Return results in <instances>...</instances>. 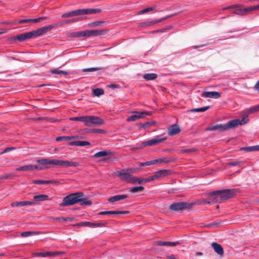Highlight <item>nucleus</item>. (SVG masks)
I'll return each instance as SVG.
<instances>
[{"label":"nucleus","mask_w":259,"mask_h":259,"mask_svg":"<svg viewBox=\"0 0 259 259\" xmlns=\"http://www.w3.org/2000/svg\"><path fill=\"white\" fill-rule=\"evenodd\" d=\"M38 233L35 232H32V231H27V232H24L21 233V236L22 237H28L32 235H35L37 234Z\"/></svg>","instance_id":"79ce46f5"},{"label":"nucleus","mask_w":259,"mask_h":259,"mask_svg":"<svg viewBox=\"0 0 259 259\" xmlns=\"http://www.w3.org/2000/svg\"><path fill=\"white\" fill-rule=\"evenodd\" d=\"M181 131L180 127L177 124H173L168 128V134L169 136L175 135Z\"/></svg>","instance_id":"f3484780"},{"label":"nucleus","mask_w":259,"mask_h":259,"mask_svg":"<svg viewBox=\"0 0 259 259\" xmlns=\"http://www.w3.org/2000/svg\"><path fill=\"white\" fill-rule=\"evenodd\" d=\"M238 121V125H243L246 123L248 121V118L247 116L243 117L241 120L240 121L239 119H236Z\"/></svg>","instance_id":"3c124183"},{"label":"nucleus","mask_w":259,"mask_h":259,"mask_svg":"<svg viewBox=\"0 0 259 259\" xmlns=\"http://www.w3.org/2000/svg\"><path fill=\"white\" fill-rule=\"evenodd\" d=\"M201 96L205 98L218 99L221 97V94L216 91L213 92H203Z\"/></svg>","instance_id":"dca6fc26"},{"label":"nucleus","mask_w":259,"mask_h":259,"mask_svg":"<svg viewBox=\"0 0 259 259\" xmlns=\"http://www.w3.org/2000/svg\"><path fill=\"white\" fill-rule=\"evenodd\" d=\"M259 111V105L252 107L246 110L247 114H250Z\"/></svg>","instance_id":"4c0bfd02"},{"label":"nucleus","mask_w":259,"mask_h":259,"mask_svg":"<svg viewBox=\"0 0 259 259\" xmlns=\"http://www.w3.org/2000/svg\"><path fill=\"white\" fill-rule=\"evenodd\" d=\"M16 148L15 147H7L3 151H2L1 153V154H3L4 153L9 152V151L15 149Z\"/></svg>","instance_id":"bf43d9fd"},{"label":"nucleus","mask_w":259,"mask_h":259,"mask_svg":"<svg viewBox=\"0 0 259 259\" xmlns=\"http://www.w3.org/2000/svg\"><path fill=\"white\" fill-rule=\"evenodd\" d=\"M35 169L41 170L43 167H38L37 165H27L22 166L16 169V171H32Z\"/></svg>","instance_id":"2eb2a0df"},{"label":"nucleus","mask_w":259,"mask_h":259,"mask_svg":"<svg viewBox=\"0 0 259 259\" xmlns=\"http://www.w3.org/2000/svg\"><path fill=\"white\" fill-rule=\"evenodd\" d=\"M33 200L38 201H42L49 199V196L46 194L37 195L33 196Z\"/></svg>","instance_id":"bb28decb"},{"label":"nucleus","mask_w":259,"mask_h":259,"mask_svg":"<svg viewBox=\"0 0 259 259\" xmlns=\"http://www.w3.org/2000/svg\"><path fill=\"white\" fill-rule=\"evenodd\" d=\"M210 197L212 198L211 199V202H221L222 199L220 198V195L219 194H214L212 195L211 192L209 193L208 194Z\"/></svg>","instance_id":"c756f323"},{"label":"nucleus","mask_w":259,"mask_h":259,"mask_svg":"<svg viewBox=\"0 0 259 259\" xmlns=\"http://www.w3.org/2000/svg\"><path fill=\"white\" fill-rule=\"evenodd\" d=\"M112 154V152L110 150H106L104 151H100V152L96 153V154H94V155L93 156V157H94V158L102 157H104L106 156L111 155Z\"/></svg>","instance_id":"5701e85b"},{"label":"nucleus","mask_w":259,"mask_h":259,"mask_svg":"<svg viewBox=\"0 0 259 259\" xmlns=\"http://www.w3.org/2000/svg\"><path fill=\"white\" fill-rule=\"evenodd\" d=\"M128 197L127 195L126 194H122V195H117L112 196L108 198V201L109 202H114L118 201H120L121 200H123Z\"/></svg>","instance_id":"6ab92c4d"},{"label":"nucleus","mask_w":259,"mask_h":259,"mask_svg":"<svg viewBox=\"0 0 259 259\" xmlns=\"http://www.w3.org/2000/svg\"><path fill=\"white\" fill-rule=\"evenodd\" d=\"M36 37L34 31L25 32L17 35L14 38V40H18L20 41H23L28 39Z\"/></svg>","instance_id":"9d476101"},{"label":"nucleus","mask_w":259,"mask_h":259,"mask_svg":"<svg viewBox=\"0 0 259 259\" xmlns=\"http://www.w3.org/2000/svg\"><path fill=\"white\" fill-rule=\"evenodd\" d=\"M155 7H148V8H147L146 9H144L142 10H141L140 11H139L137 13L138 15H141L142 14H144V13H147L148 12H150L151 11H152L154 9H155Z\"/></svg>","instance_id":"a19ab883"},{"label":"nucleus","mask_w":259,"mask_h":259,"mask_svg":"<svg viewBox=\"0 0 259 259\" xmlns=\"http://www.w3.org/2000/svg\"><path fill=\"white\" fill-rule=\"evenodd\" d=\"M81 37H90V30H85L84 31H80Z\"/></svg>","instance_id":"c03bdc74"},{"label":"nucleus","mask_w":259,"mask_h":259,"mask_svg":"<svg viewBox=\"0 0 259 259\" xmlns=\"http://www.w3.org/2000/svg\"><path fill=\"white\" fill-rule=\"evenodd\" d=\"M156 123L155 121H151V122H146L144 123H140V128H146L147 127L151 126L153 125H154Z\"/></svg>","instance_id":"2f4dec72"},{"label":"nucleus","mask_w":259,"mask_h":259,"mask_svg":"<svg viewBox=\"0 0 259 259\" xmlns=\"http://www.w3.org/2000/svg\"><path fill=\"white\" fill-rule=\"evenodd\" d=\"M34 184H49L50 182L49 181L45 180H35L33 182Z\"/></svg>","instance_id":"864d4df0"},{"label":"nucleus","mask_w":259,"mask_h":259,"mask_svg":"<svg viewBox=\"0 0 259 259\" xmlns=\"http://www.w3.org/2000/svg\"><path fill=\"white\" fill-rule=\"evenodd\" d=\"M50 72L53 74H63L65 75H67L68 74V72L66 71L63 70H59L57 69H54L50 71Z\"/></svg>","instance_id":"c9c22d12"},{"label":"nucleus","mask_w":259,"mask_h":259,"mask_svg":"<svg viewBox=\"0 0 259 259\" xmlns=\"http://www.w3.org/2000/svg\"><path fill=\"white\" fill-rule=\"evenodd\" d=\"M154 161H157L156 164L158 163H161V162L169 163L170 162L173 161L172 160H168L166 158H159L158 159L154 160Z\"/></svg>","instance_id":"8fccbe9b"},{"label":"nucleus","mask_w":259,"mask_h":259,"mask_svg":"<svg viewBox=\"0 0 259 259\" xmlns=\"http://www.w3.org/2000/svg\"><path fill=\"white\" fill-rule=\"evenodd\" d=\"M83 117L84 116L71 117L70 118V120L74 121H80L83 122Z\"/></svg>","instance_id":"13d9d810"},{"label":"nucleus","mask_w":259,"mask_h":259,"mask_svg":"<svg viewBox=\"0 0 259 259\" xmlns=\"http://www.w3.org/2000/svg\"><path fill=\"white\" fill-rule=\"evenodd\" d=\"M93 92L94 95L97 97H99L100 96L103 95L104 93V90L100 88L95 89L93 90Z\"/></svg>","instance_id":"e433bc0d"},{"label":"nucleus","mask_w":259,"mask_h":259,"mask_svg":"<svg viewBox=\"0 0 259 259\" xmlns=\"http://www.w3.org/2000/svg\"><path fill=\"white\" fill-rule=\"evenodd\" d=\"M101 69L100 67H92V68H84L82 69L83 72H91V71H96L99 70Z\"/></svg>","instance_id":"37998d69"},{"label":"nucleus","mask_w":259,"mask_h":259,"mask_svg":"<svg viewBox=\"0 0 259 259\" xmlns=\"http://www.w3.org/2000/svg\"><path fill=\"white\" fill-rule=\"evenodd\" d=\"M58 26V24H51L48 26H46L45 27H41L37 30H34L35 35L36 37L42 35L43 34L46 33L47 32L50 31L53 28L55 27Z\"/></svg>","instance_id":"f8f14e48"},{"label":"nucleus","mask_w":259,"mask_h":259,"mask_svg":"<svg viewBox=\"0 0 259 259\" xmlns=\"http://www.w3.org/2000/svg\"><path fill=\"white\" fill-rule=\"evenodd\" d=\"M107 30L105 29L103 30H90V36H97L99 35H105L107 33Z\"/></svg>","instance_id":"412c9836"},{"label":"nucleus","mask_w":259,"mask_h":259,"mask_svg":"<svg viewBox=\"0 0 259 259\" xmlns=\"http://www.w3.org/2000/svg\"><path fill=\"white\" fill-rule=\"evenodd\" d=\"M99 215L116 214V211H104L99 213Z\"/></svg>","instance_id":"09e8293b"},{"label":"nucleus","mask_w":259,"mask_h":259,"mask_svg":"<svg viewBox=\"0 0 259 259\" xmlns=\"http://www.w3.org/2000/svg\"><path fill=\"white\" fill-rule=\"evenodd\" d=\"M78 20H79V18H74V19H72L65 20L61 22H59V23H56V24H58V26H61V25L65 24L77 22Z\"/></svg>","instance_id":"7c9ffc66"},{"label":"nucleus","mask_w":259,"mask_h":259,"mask_svg":"<svg viewBox=\"0 0 259 259\" xmlns=\"http://www.w3.org/2000/svg\"><path fill=\"white\" fill-rule=\"evenodd\" d=\"M160 177V174L159 173L158 170L156 171L153 175L151 176L152 181L154 180L155 179H157Z\"/></svg>","instance_id":"5fc2aeb1"},{"label":"nucleus","mask_w":259,"mask_h":259,"mask_svg":"<svg viewBox=\"0 0 259 259\" xmlns=\"http://www.w3.org/2000/svg\"><path fill=\"white\" fill-rule=\"evenodd\" d=\"M180 242H170V241H157L155 242V244L159 246H175L178 244H179Z\"/></svg>","instance_id":"aec40b11"},{"label":"nucleus","mask_w":259,"mask_h":259,"mask_svg":"<svg viewBox=\"0 0 259 259\" xmlns=\"http://www.w3.org/2000/svg\"><path fill=\"white\" fill-rule=\"evenodd\" d=\"M102 12V10L99 8L97 9H78L72 11L70 12L71 17L75 16H78L84 14H90L98 13Z\"/></svg>","instance_id":"6e6552de"},{"label":"nucleus","mask_w":259,"mask_h":259,"mask_svg":"<svg viewBox=\"0 0 259 259\" xmlns=\"http://www.w3.org/2000/svg\"><path fill=\"white\" fill-rule=\"evenodd\" d=\"M156 162H157V161H154V160H151V161H147L145 162H139L138 165L141 166H148V165H150L156 164Z\"/></svg>","instance_id":"58836bf2"},{"label":"nucleus","mask_w":259,"mask_h":259,"mask_svg":"<svg viewBox=\"0 0 259 259\" xmlns=\"http://www.w3.org/2000/svg\"><path fill=\"white\" fill-rule=\"evenodd\" d=\"M238 121L236 120H232L229 121L225 124H218L214 125L208 127L207 131L218 130L220 132H223L230 129L235 128L238 125Z\"/></svg>","instance_id":"7ed1b4c3"},{"label":"nucleus","mask_w":259,"mask_h":259,"mask_svg":"<svg viewBox=\"0 0 259 259\" xmlns=\"http://www.w3.org/2000/svg\"><path fill=\"white\" fill-rule=\"evenodd\" d=\"M107 222L104 223H92L89 222H83L74 225V226H87L90 228L103 227L106 226Z\"/></svg>","instance_id":"9b49d317"},{"label":"nucleus","mask_w":259,"mask_h":259,"mask_svg":"<svg viewBox=\"0 0 259 259\" xmlns=\"http://www.w3.org/2000/svg\"><path fill=\"white\" fill-rule=\"evenodd\" d=\"M212 195H220V198L222 200H226L233 197L235 195V190L234 189H224L217 190L211 192Z\"/></svg>","instance_id":"0eeeda50"},{"label":"nucleus","mask_w":259,"mask_h":259,"mask_svg":"<svg viewBox=\"0 0 259 259\" xmlns=\"http://www.w3.org/2000/svg\"><path fill=\"white\" fill-rule=\"evenodd\" d=\"M65 254V252L61 251H46V252H35L34 253L35 256H41V257H47V256H51L52 257H59Z\"/></svg>","instance_id":"1a4fd4ad"},{"label":"nucleus","mask_w":259,"mask_h":259,"mask_svg":"<svg viewBox=\"0 0 259 259\" xmlns=\"http://www.w3.org/2000/svg\"><path fill=\"white\" fill-rule=\"evenodd\" d=\"M20 202V206H26V205H30L34 204V202L32 201H19Z\"/></svg>","instance_id":"de8ad7c7"},{"label":"nucleus","mask_w":259,"mask_h":259,"mask_svg":"<svg viewBox=\"0 0 259 259\" xmlns=\"http://www.w3.org/2000/svg\"><path fill=\"white\" fill-rule=\"evenodd\" d=\"M107 87L110 88L114 89L118 88L119 85L116 84H110L108 85Z\"/></svg>","instance_id":"774afa93"},{"label":"nucleus","mask_w":259,"mask_h":259,"mask_svg":"<svg viewBox=\"0 0 259 259\" xmlns=\"http://www.w3.org/2000/svg\"><path fill=\"white\" fill-rule=\"evenodd\" d=\"M90 132L94 133H104V131L100 129H92L91 130Z\"/></svg>","instance_id":"680f3d73"},{"label":"nucleus","mask_w":259,"mask_h":259,"mask_svg":"<svg viewBox=\"0 0 259 259\" xmlns=\"http://www.w3.org/2000/svg\"><path fill=\"white\" fill-rule=\"evenodd\" d=\"M36 162L43 165L44 166H41L43 167V169L50 168L51 166H50L49 164L64 167H77L80 165L79 163L77 162H70L68 161L46 158L38 159L36 160Z\"/></svg>","instance_id":"f03ea898"},{"label":"nucleus","mask_w":259,"mask_h":259,"mask_svg":"<svg viewBox=\"0 0 259 259\" xmlns=\"http://www.w3.org/2000/svg\"><path fill=\"white\" fill-rule=\"evenodd\" d=\"M80 203L81 205H91L92 202L88 200L87 197H85L82 192H76L71 193L65 197L62 203L59 205L60 206H67L73 205L74 204Z\"/></svg>","instance_id":"f257e3e1"},{"label":"nucleus","mask_w":259,"mask_h":259,"mask_svg":"<svg viewBox=\"0 0 259 259\" xmlns=\"http://www.w3.org/2000/svg\"><path fill=\"white\" fill-rule=\"evenodd\" d=\"M136 180L135 181L136 184L138 183L139 184H142L143 182L146 183V182H149L152 181L151 176L148 178H145V179H140L136 177Z\"/></svg>","instance_id":"473e14b6"},{"label":"nucleus","mask_w":259,"mask_h":259,"mask_svg":"<svg viewBox=\"0 0 259 259\" xmlns=\"http://www.w3.org/2000/svg\"><path fill=\"white\" fill-rule=\"evenodd\" d=\"M46 19H47L46 17H39L38 18H35V19H29V20H30V22H34V23H37V22H39L40 20H44Z\"/></svg>","instance_id":"6e6d98bb"},{"label":"nucleus","mask_w":259,"mask_h":259,"mask_svg":"<svg viewBox=\"0 0 259 259\" xmlns=\"http://www.w3.org/2000/svg\"><path fill=\"white\" fill-rule=\"evenodd\" d=\"M157 75L155 73H146L143 75V78L146 80H153L156 79Z\"/></svg>","instance_id":"c85d7f7f"},{"label":"nucleus","mask_w":259,"mask_h":259,"mask_svg":"<svg viewBox=\"0 0 259 259\" xmlns=\"http://www.w3.org/2000/svg\"><path fill=\"white\" fill-rule=\"evenodd\" d=\"M83 122L86 126H93L97 125H102L104 124V121L99 117L89 115L84 116Z\"/></svg>","instance_id":"423d86ee"},{"label":"nucleus","mask_w":259,"mask_h":259,"mask_svg":"<svg viewBox=\"0 0 259 259\" xmlns=\"http://www.w3.org/2000/svg\"><path fill=\"white\" fill-rule=\"evenodd\" d=\"M164 19H165V18H164L162 19H159V20H157L142 22V23H140V26H141L142 27L146 28V27H148L152 25L155 24L157 23L160 22L162 20H163Z\"/></svg>","instance_id":"393cba45"},{"label":"nucleus","mask_w":259,"mask_h":259,"mask_svg":"<svg viewBox=\"0 0 259 259\" xmlns=\"http://www.w3.org/2000/svg\"><path fill=\"white\" fill-rule=\"evenodd\" d=\"M240 162L239 161H231L228 163V165L236 166L239 165Z\"/></svg>","instance_id":"0e129e2a"},{"label":"nucleus","mask_w":259,"mask_h":259,"mask_svg":"<svg viewBox=\"0 0 259 259\" xmlns=\"http://www.w3.org/2000/svg\"><path fill=\"white\" fill-rule=\"evenodd\" d=\"M129 171L131 172V174L133 173H137L140 171L142 169L141 168H128Z\"/></svg>","instance_id":"4d7b16f0"},{"label":"nucleus","mask_w":259,"mask_h":259,"mask_svg":"<svg viewBox=\"0 0 259 259\" xmlns=\"http://www.w3.org/2000/svg\"><path fill=\"white\" fill-rule=\"evenodd\" d=\"M116 176L119 177L122 181L127 183L136 184V177L133 176L129 171L128 168L122 169L116 172Z\"/></svg>","instance_id":"20e7f679"},{"label":"nucleus","mask_w":259,"mask_h":259,"mask_svg":"<svg viewBox=\"0 0 259 259\" xmlns=\"http://www.w3.org/2000/svg\"><path fill=\"white\" fill-rule=\"evenodd\" d=\"M240 150H244L246 152L259 151V145L248 146V147H243L241 148Z\"/></svg>","instance_id":"cd10ccee"},{"label":"nucleus","mask_w":259,"mask_h":259,"mask_svg":"<svg viewBox=\"0 0 259 259\" xmlns=\"http://www.w3.org/2000/svg\"><path fill=\"white\" fill-rule=\"evenodd\" d=\"M14 176V175L12 174H6V175H3V176H1L0 177V178L1 179H9L10 178H11L12 177Z\"/></svg>","instance_id":"052dcab7"},{"label":"nucleus","mask_w":259,"mask_h":259,"mask_svg":"<svg viewBox=\"0 0 259 259\" xmlns=\"http://www.w3.org/2000/svg\"><path fill=\"white\" fill-rule=\"evenodd\" d=\"M61 17L62 18L70 17H71L70 12H68V13H66L63 14L62 15Z\"/></svg>","instance_id":"338daca9"},{"label":"nucleus","mask_w":259,"mask_h":259,"mask_svg":"<svg viewBox=\"0 0 259 259\" xmlns=\"http://www.w3.org/2000/svg\"><path fill=\"white\" fill-rule=\"evenodd\" d=\"M91 144L89 142L84 141H72L69 143V145L70 146H85L90 145Z\"/></svg>","instance_id":"4be33fe9"},{"label":"nucleus","mask_w":259,"mask_h":259,"mask_svg":"<svg viewBox=\"0 0 259 259\" xmlns=\"http://www.w3.org/2000/svg\"><path fill=\"white\" fill-rule=\"evenodd\" d=\"M209 108V106H205L202 108H193L190 110L192 112H204Z\"/></svg>","instance_id":"f704fd0d"},{"label":"nucleus","mask_w":259,"mask_h":259,"mask_svg":"<svg viewBox=\"0 0 259 259\" xmlns=\"http://www.w3.org/2000/svg\"><path fill=\"white\" fill-rule=\"evenodd\" d=\"M159 173L160 174V177H163L167 175H168L170 174V171L168 170L167 169H161L158 170Z\"/></svg>","instance_id":"a18cd8bd"},{"label":"nucleus","mask_w":259,"mask_h":259,"mask_svg":"<svg viewBox=\"0 0 259 259\" xmlns=\"http://www.w3.org/2000/svg\"><path fill=\"white\" fill-rule=\"evenodd\" d=\"M69 36L70 37H81L80 31L71 32Z\"/></svg>","instance_id":"603ef678"},{"label":"nucleus","mask_w":259,"mask_h":259,"mask_svg":"<svg viewBox=\"0 0 259 259\" xmlns=\"http://www.w3.org/2000/svg\"><path fill=\"white\" fill-rule=\"evenodd\" d=\"M144 116L141 115V112H135V114L130 116L127 118L128 121H134L143 117Z\"/></svg>","instance_id":"b1692460"},{"label":"nucleus","mask_w":259,"mask_h":259,"mask_svg":"<svg viewBox=\"0 0 259 259\" xmlns=\"http://www.w3.org/2000/svg\"><path fill=\"white\" fill-rule=\"evenodd\" d=\"M166 139V137L164 138H158L156 137L155 138H153L150 140H148L146 142H144L142 143L143 146H152L153 145H157L158 144L163 142L164 140Z\"/></svg>","instance_id":"ddd939ff"},{"label":"nucleus","mask_w":259,"mask_h":259,"mask_svg":"<svg viewBox=\"0 0 259 259\" xmlns=\"http://www.w3.org/2000/svg\"><path fill=\"white\" fill-rule=\"evenodd\" d=\"M196 151V149L191 148V149H181V150H179L178 152L180 154H183V153L194 152Z\"/></svg>","instance_id":"ea45409f"},{"label":"nucleus","mask_w":259,"mask_h":259,"mask_svg":"<svg viewBox=\"0 0 259 259\" xmlns=\"http://www.w3.org/2000/svg\"><path fill=\"white\" fill-rule=\"evenodd\" d=\"M194 203L189 201H181L172 203L169 205V209L172 211H180L183 210H187L191 208L194 205Z\"/></svg>","instance_id":"39448f33"},{"label":"nucleus","mask_w":259,"mask_h":259,"mask_svg":"<svg viewBox=\"0 0 259 259\" xmlns=\"http://www.w3.org/2000/svg\"><path fill=\"white\" fill-rule=\"evenodd\" d=\"M211 246L213 247L214 251L221 256L224 255V249L223 247L220 244L215 242L211 243Z\"/></svg>","instance_id":"a211bd4d"},{"label":"nucleus","mask_w":259,"mask_h":259,"mask_svg":"<svg viewBox=\"0 0 259 259\" xmlns=\"http://www.w3.org/2000/svg\"><path fill=\"white\" fill-rule=\"evenodd\" d=\"M258 9H259V5L254 6H251V7L243 8V9H237L235 11L234 13L238 14V15H243L245 13H248V12H250L251 11H256Z\"/></svg>","instance_id":"4468645a"},{"label":"nucleus","mask_w":259,"mask_h":259,"mask_svg":"<svg viewBox=\"0 0 259 259\" xmlns=\"http://www.w3.org/2000/svg\"><path fill=\"white\" fill-rule=\"evenodd\" d=\"M128 191L132 193H136L138 192H142L144 190V188L143 186H136L128 188Z\"/></svg>","instance_id":"a878e982"},{"label":"nucleus","mask_w":259,"mask_h":259,"mask_svg":"<svg viewBox=\"0 0 259 259\" xmlns=\"http://www.w3.org/2000/svg\"><path fill=\"white\" fill-rule=\"evenodd\" d=\"M30 22L29 19H21L19 20L18 22H16V24H21V23H25Z\"/></svg>","instance_id":"e2e57ef3"},{"label":"nucleus","mask_w":259,"mask_h":259,"mask_svg":"<svg viewBox=\"0 0 259 259\" xmlns=\"http://www.w3.org/2000/svg\"><path fill=\"white\" fill-rule=\"evenodd\" d=\"M75 138L74 136H61L58 137L56 138V140L58 142L62 141L63 140L68 141L69 140L73 139Z\"/></svg>","instance_id":"72a5a7b5"},{"label":"nucleus","mask_w":259,"mask_h":259,"mask_svg":"<svg viewBox=\"0 0 259 259\" xmlns=\"http://www.w3.org/2000/svg\"><path fill=\"white\" fill-rule=\"evenodd\" d=\"M104 23H105V21H95V22L90 23L88 25L90 27H93V26H97L98 25L102 24Z\"/></svg>","instance_id":"49530a36"},{"label":"nucleus","mask_w":259,"mask_h":259,"mask_svg":"<svg viewBox=\"0 0 259 259\" xmlns=\"http://www.w3.org/2000/svg\"><path fill=\"white\" fill-rule=\"evenodd\" d=\"M69 219H70L69 218H64V217L57 218L55 219V220L59 221H66L68 220Z\"/></svg>","instance_id":"69168bd1"}]
</instances>
